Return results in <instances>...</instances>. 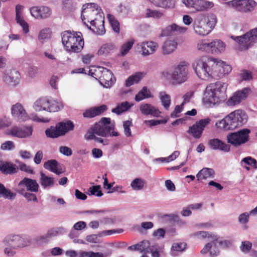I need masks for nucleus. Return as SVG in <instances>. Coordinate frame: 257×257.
Segmentation results:
<instances>
[{"mask_svg": "<svg viewBox=\"0 0 257 257\" xmlns=\"http://www.w3.org/2000/svg\"><path fill=\"white\" fill-rule=\"evenodd\" d=\"M216 63L214 59L204 55L196 59L192 64V67L198 77L202 79H207L212 78L216 75V70L214 69L220 67Z\"/></svg>", "mask_w": 257, "mask_h": 257, "instance_id": "nucleus-1", "label": "nucleus"}, {"mask_svg": "<svg viewBox=\"0 0 257 257\" xmlns=\"http://www.w3.org/2000/svg\"><path fill=\"white\" fill-rule=\"evenodd\" d=\"M248 116L242 109L235 110L216 123V126L224 131L234 130L246 123Z\"/></svg>", "mask_w": 257, "mask_h": 257, "instance_id": "nucleus-2", "label": "nucleus"}, {"mask_svg": "<svg viewBox=\"0 0 257 257\" xmlns=\"http://www.w3.org/2000/svg\"><path fill=\"white\" fill-rule=\"evenodd\" d=\"M62 42L66 51L79 53L84 47V40L81 32L66 31L61 34Z\"/></svg>", "mask_w": 257, "mask_h": 257, "instance_id": "nucleus-3", "label": "nucleus"}, {"mask_svg": "<svg viewBox=\"0 0 257 257\" xmlns=\"http://www.w3.org/2000/svg\"><path fill=\"white\" fill-rule=\"evenodd\" d=\"M225 98V88L224 83L217 81L208 84L205 89L204 99L207 103L216 104Z\"/></svg>", "mask_w": 257, "mask_h": 257, "instance_id": "nucleus-4", "label": "nucleus"}, {"mask_svg": "<svg viewBox=\"0 0 257 257\" xmlns=\"http://www.w3.org/2000/svg\"><path fill=\"white\" fill-rule=\"evenodd\" d=\"M114 125L111 123L110 118L102 117L92 126V130L98 136L102 137H117L119 134L114 131Z\"/></svg>", "mask_w": 257, "mask_h": 257, "instance_id": "nucleus-5", "label": "nucleus"}, {"mask_svg": "<svg viewBox=\"0 0 257 257\" xmlns=\"http://www.w3.org/2000/svg\"><path fill=\"white\" fill-rule=\"evenodd\" d=\"M5 246V253L9 256H13L16 252L14 250L18 247H24L30 244V240L25 239L18 235L7 236L3 241Z\"/></svg>", "mask_w": 257, "mask_h": 257, "instance_id": "nucleus-6", "label": "nucleus"}, {"mask_svg": "<svg viewBox=\"0 0 257 257\" xmlns=\"http://www.w3.org/2000/svg\"><path fill=\"white\" fill-rule=\"evenodd\" d=\"M250 130L243 128L237 132L230 133L226 136L227 142L234 147L245 144L249 139Z\"/></svg>", "mask_w": 257, "mask_h": 257, "instance_id": "nucleus-7", "label": "nucleus"}, {"mask_svg": "<svg viewBox=\"0 0 257 257\" xmlns=\"http://www.w3.org/2000/svg\"><path fill=\"white\" fill-rule=\"evenodd\" d=\"M214 25V21H209L208 18L204 16L196 19L193 24L195 33L201 36L208 35L212 31Z\"/></svg>", "mask_w": 257, "mask_h": 257, "instance_id": "nucleus-8", "label": "nucleus"}, {"mask_svg": "<svg viewBox=\"0 0 257 257\" xmlns=\"http://www.w3.org/2000/svg\"><path fill=\"white\" fill-rule=\"evenodd\" d=\"M226 4L229 8L241 13L251 12L256 6L254 0H232Z\"/></svg>", "mask_w": 257, "mask_h": 257, "instance_id": "nucleus-9", "label": "nucleus"}, {"mask_svg": "<svg viewBox=\"0 0 257 257\" xmlns=\"http://www.w3.org/2000/svg\"><path fill=\"white\" fill-rule=\"evenodd\" d=\"M102 12L100 8L96 4L90 3L87 5L86 8L83 9L81 13V19L85 24H91L98 14Z\"/></svg>", "mask_w": 257, "mask_h": 257, "instance_id": "nucleus-10", "label": "nucleus"}, {"mask_svg": "<svg viewBox=\"0 0 257 257\" xmlns=\"http://www.w3.org/2000/svg\"><path fill=\"white\" fill-rule=\"evenodd\" d=\"M235 40L241 45V49H247L252 43L257 41V28L251 30L243 36L236 37Z\"/></svg>", "mask_w": 257, "mask_h": 257, "instance_id": "nucleus-11", "label": "nucleus"}, {"mask_svg": "<svg viewBox=\"0 0 257 257\" xmlns=\"http://www.w3.org/2000/svg\"><path fill=\"white\" fill-rule=\"evenodd\" d=\"M209 118L201 119L189 127L187 132L194 138L199 139L202 136L205 127L210 122Z\"/></svg>", "mask_w": 257, "mask_h": 257, "instance_id": "nucleus-12", "label": "nucleus"}, {"mask_svg": "<svg viewBox=\"0 0 257 257\" xmlns=\"http://www.w3.org/2000/svg\"><path fill=\"white\" fill-rule=\"evenodd\" d=\"M188 69L185 65L180 64L176 67L172 74V78L175 83L180 84L187 80Z\"/></svg>", "mask_w": 257, "mask_h": 257, "instance_id": "nucleus-13", "label": "nucleus"}, {"mask_svg": "<svg viewBox=\"0 0 257 257\" xmlns=\"http://www.w3.org/2000/svg\"><path fill=\"white\" fill-rule=\"evenodd\" d=\"M98 69L101 72V75L99 76L100 83L106 88L111 87L115 81V78L112 72L103 67H99Z\"/></svg>", "mask_w": 257, "mask_h": 257, "instance_id": "nucleus-14", "label": "nucleus"}, {"mask_svg": "<svg viewBox=\"0 0 257 257\" xmlns=\"http://www.w3.org/2000/svg\"><path fill=\"white\" fill-rule=\"evenodd\" d=\"M249 89L244 88L241 90L234 92L232 96L230 97L226 101L228 106H234L239 104L241 101L245 99L248 95Z\"/></svg>", "mask_w": 257, "mask_h": 257, "instance_id": "nucleus-15", "label": "nucleus"}, {"mask_svg": "<svg viewBox=\"0 0 257 257\" xmlns=\"http://www.w3.org/2000/svg\"><path fill=\"white\" fill-rule=\"evenodd\" d=\"M33 128L31 126H13L8 133L13 137L19 138H25L32 135Z\"/></svg>", "mask_w": 257, "mask_h": 257, "instance_id": "nucleus-16", "label": "nucleus"}, {"mask_svg": "<svg viewBox=\"0 0 257 257\" xmlns=\"http://www.w3.org/2000/svg\"><path fill=\"white\" fill-rule=\"evenodd\" d=\"M31 15L36 19H46L51 15V10L46 6H36L30 9Z\"/></svg>", "mask_w": 257, "mask_h": 257, "instance_id": "nucleus-17", "label": "nucleus"}, {"mask_svg": "<svg viewBox=\"0 0 257 257\" xmlns=\"http://www.w3.org/2000/svg\"><path fill=\"white\" fill-rule=\"evenodd\" d=\"M11 112L12 116L20 121H26L29 118L25 109L20 103H17L12 106Z\"/></svg>", "mask_w": 257, "mask_h": 257, "instance_id": "nucleus-18", "label": "nucleus"}, {"mask_svg": "<svg viewBox=\"0 0 257 257\" xmlns=\"http://www.w3.org/2000/svg\"><path fill=\"white\" fill-rule=\"evenodd\" d=\"M20 77L19 72L15 69H13L4 73L3 79L4 81L8 85L15 86L18 83Z\"/></svg>", "mask_w": 257, "mask_h": 257, "instance_id": "nucleus-19", "label": "nucleus"}, {"mask_svg": "<svg viewBox=\"0 0 257 257\" xmlns=\"http://www.w3.org/2000/svg\"><path fill=\"white\" fill-rule=\"evenodd\" d=\"M90 25L92 27V28L89 27L90 30L98 34H102L105 30L103 13L101 12L98 14Z\"/></svg>", "mask_w": 257, "mask_h": 257, "instance_id": "nucleus-20", "label": "nucleus"}, {"mask_svg": "<svg viewBox=\"0 0 257 257\" xmlns=\"http://www.w3.org/2000/svg\"><path fill=\"white\" fill-rule=\"evenodd\" d=\"M208 146L210 149L219 150L224 152H228L230 150V146L218 139H210L208 141Z\"/></svg>", "mask_w": 257, "mask_h": 257, "instance_id": "nucleus-21", "label": "nucleus"}, {"mask_svg": "<svg viewBox=\"0 0 257 257\" xmlns=\"http://www.w3.org/2000/svg\"><path fill=\"white\" fill-rule=\"evenodd\" d=\"M140 110L142 113L144 115H151L154 117L159 116L161 113L160 111L157 108L148 103L141 104Z\"/></svg>", "mask_w": 257, "mask_h": 257, "instance_id": "nucleus-22", "label": "nucleus"}, {"mask_svg": "<svg viewBox=\"0 0 257 257\" xmlns=\"http://www.w3.org/2000/svg\"><path fill=\"white\" fill-rule=\"evenodd\" d=\"M141 47L142 54L147 56L153 54L158 47L157 43L153 41L144 42L140 44Z\"/></svg>", "mask_w": 257, "mask_h": 257, "instance_id": "nucleus-23", "label": "nucleus"}, {"mask_svg": "<svg viewBox=\"0 0 257 257\" xmlns=\"http://www.w3.org/2000/svg\"><path fill=\"white\" fill-rule=\"evenodd\" d=\"M18 185L19 187L25 186L28 191L32 192H37L39 187L36 180L28 178H24L19 182Z\"/></svg>", "mask_w": 257, "mask_h": 257, "instance_id": "nucleus-24", "label": "nucleus"}, {"mask_svg": "<svg viewBox=\"0 0 257 257\" xmlns=\"http://www.w3.org/2000/svg\"><path fill=\"white\" fill-rule=\"evenodd\" d=\"M107 108V107L105 105L92 107L84 112L83 115L84 117L92 118L101 114L106 111Z\"/></svg>", "mask_w": 257, "mask_h": 257, "instance_id": "nucleus-25", "label": "nucleus"}, {"mask_svg": "<svg viewBox=\"0 0 257 257\" xmlns=\"http://www.w3.org/2000/svg\"><path fill=\"white\" fill-rule=\"evenodd\" d=\"M187 30V28L180 27L175 24L167 27L163 31L164 35L169 36L173 35H177L182 33H184Z\"/></svg>", "mask_w": 257, "mask_h": 257, "instance_id": "nucleus-26", "label": "nucleus"}, {"mask_svg": "<svg viewBox=\"0 0 257 257\" xmlns=\"http://www.w3.org/2000/svg\"><path fill=\"white\" fill-rule=\"evenodd\" d=\"M19 168L10 162L0 163V171L4 174H14L18 172Z\"/></svg>", "mask_w": 257, "mask_h": 257, "instance_id": "nucleus-27", "label": "nucleus"}, {"mask_svg": "<svg viewBox=\"0 0 257 257\" xmlns=\"http://www.w3.org/2000/svg\"><path fill=\"white\" fill-rule=\"evenodd\" d=\"M59 163L56 160H50L46 162L44 164V167L50 171L53 172L57 175H60L63 173L62 169L58 168Z\"/></svg>", "mask_w": 257, "mask_h": 257, "instance_id": "nucleus-28", "label": "nucleus"}, {"mask_svg": "<svg viewBox=\"0 0 257 257\" xmlns=\"http://www.w3.org/2000/svg\"><path fill=\"white\" fill-rule=\"evenodd\" d=\"M193 8L197 11L207 10L214 6V4L211 2L204 0H194Z\"/></svg>", "mask_w": 257, "mask_h": 257, "instance_id": "nucleus-29", "label": "nucleus"}, {"mask_svg": "<svg viewBox=\"0 0 257 257\" xmlns=\"http://www.w3.org/2000/svg\"><path fill=\"white\" fill-rule=\"evenodd\" d=\"M225 49V44L220 40H214L211 42L210 52L212 53H221Z\"/></svg>", "mask_w": 257, "mask_h": 257, "instance_id": "nucleus-30", "label": "nucleus"}, {"mask_svg": "<svg viewBox=\"0 0 257 257\" xmlns=\"http://www.w3.org/2000/svg\"><path fill=\"white\" fill-rule=\"evenodd\" d=\"M214 175V171L212 169L204 168L197 173L196 177L198 181H201L208 178H213Z\"/></svg>", "mask_w": 257, "mask_h": 257, "instance_id": "nucleus-31", "label": "nucleus"}, {"mask_svg": "<svg viewBox=\"0 0 257 257\" xmlns=\"http://www.w3.org/2000/svg\"><path fill=\"white\" fill-rule=\"evenodd\" d=\"M177 43L174 40L166 41L163 46L162 51L164 54H169L173 52L177 48Z\"/></svg>", "mask_w": 257, "mask_h": 257, "instance_id": "nucleus-32", "label": "nucleus"}, {"mask_svg": "<svg viewBox=\"0 0 257 257\" xmlns=\"http://www.w3.org/2000/svg\"><path fill=\"white\" fill-rule=\"evenodd\" d=\"M116 50V47L112 43L104 44L101 46L97 54L99 55H107L109 53L113 52Z\"/></svg>", "mask_w": 257, "mask_h": 257, "instance_id": "nucleus-33", "label": "nucleus"}, {"mask_svg": "<svg viewBox=\"0 0 257 257\" xmlns=\"http://www.w3.org/2000/svg\"><path fill=\"white\" fill-rule=\"evenodd\" d=\"M62 136L65 135L67 132L73 130L74 125L72 121L71 120H67L65 122L62 121L57 123Z\"/></svg>", "mask_w": 257, "mask_h": 257, "instance_id": "nucleus-34", "label": "nucleus"}, {"mask_svg": "<svg viewBox=\"0 0 257 257\" xmlns=\"http://www.w3.org/2000/svg\"><path fill=\"white\" fill-rule=\"evenodd\" d=\"M49 100L47 98H41L34 103V107L36 111L47 110Z\"/></svg>", "mask_w": 257, "mask_h": 257, "instance_id": "nucleus-35", "label": "nucleus"}, {"mask_svg": "<svg viewBox=\"0 0 257 257\" xmlns=\"http://www.w3.org/2000/svg\"><path fill=\"white\" fill-rule=\"evenodd\" d=\"M45 134L48 138H57L62 136L59 128L56 124L55 126H51L45 131Z\"/></svg>", "mask_w": 257, "mask_h": 257, "instance_id": "nucleus-36", "label": "nucleus"}, {"mask_svg": "<svg viewBox=\"0 0 257 257\" xmlns=\"http://www.w3.org/2000/svg\"><path fill=\"white\" fill-rule=\"evenodd\" d=\"M151 93L148 89L146 86L143 87L142 90L140 91L135 96V100L137 102L143 100L145 98L151 97Z\"/></svg>", "mask_w": 257, "mask_h": 257, "instance_id": "nucleus-37", "label": "nucleus"}, {"mask_svg": "<svg viewBox=\"0 0 257 257\" xmlns=\"http://www.w3.org/2000/svg\"><path fill=\"white\" fill-rule=\"evenodd\" d=\"M133 106V104L130 105L127 101H125L118 104L116 107L112 109V112L115 113L117 114L127 110Z\"/></svg>", "mask_w": 257, "mask_h": 257, "instance_id": "nucleus-38", "label": "nucleus"}, {"mask_svg": "<svg viewBox=\"0 0 257 257\" xmlns=\"http://www.w3.org/2000/svg\"><path fill=\"white\" fill-rule=\"evenodd\" d=\"M40 183L42 187L47 188L49 186H53L54 181L52 177L46 176L44 173H41Z\"/></svg>", "mask_w": 257, "mask_h": 257, "instance_id": "nucleus-39", "label": "nucleus"}, {"mask_svg": "<svg viewBox=\"0 0 257 257\" xmlns=\"http://www.w3.org/2000/svg\"><path fill=\"white\" fill-rule=\"evenodd\" d=\"M142 78V73L137 72L135 74L130 76L125 81V85L127 87L131 86L134 83H138Z\"/></svg>", "mask_w": 257, "mask_h": 257, "instance_id": "nucleus-40", "label": "nucleus"}, {"mask_svg": "<svg viewBox=\"0 0 257 257\" xmlns=\"http://www.w3.org/2000/svg\"><path fill=\"white\" fill-rule=\"evenodd\" d=\"M159 97L162 105L165 109H168L171 104L170 96L165 92H161L159 93Z\"/></svg>", "mask_w": 257, "mask_h": 257, "instance_id": "nucleus-41", "label": "nucleus"}, {"mask_svg": "<svg viewBox=\"0 0 257 257\" xmlns=\"http://www.w3.org/2000/svg\"><path fill=\"white\" fill-rule=\"evenodd\" d=\"M16 194L12 192L10 190L6 188L5 186L0 183V197H3L6 199H13Z\"/></svg>", "mask_w": 257, "mask_h": 257, "instance_id": "nucleus-42", "label": "nucleus"}, {"mask_svg": "<svg viewBox=\"0 0 257 257\" xmlns=\"http://www.w3.org/2000/svg\"><path fill=\"white\" fill-rule=\"evenodd\" d=\"M63 108V105L54 100H49V103L47 108L48 111L57 112L61 110Z\"/></svg>", "mask_w": 257, "mask_h": 257, "instance_id": "nucleus-43", "label": "nucleus"}, {"mask_svg": "<svg viewBox=\"0 0 257 257\" xmlns=\"http://www.w3.org/2000/svg\"><path fill=\"white\" fill-rule=\"evenodd\" d=\"M107 17L108 19L110 24L113 29V30L117 33H119V23L115 19V17L111 14H108Z\"/></svg>", "mask_w": 257, "mask_h": 257, "instance_id": "nucleus-44", "label": "nucleus"}, {"mask_svg": "<svg viewBox=\"0 0 257 257\" xmlns=\"http://www.w3.org/2000/svg\"><path fill=\"white\" fill-rule=\"evenodd\" d=\"M145 184L144 180L137 178L132 182L131 186L134 190H141L144 187Z\"/></svg>", "mask_w": 257, "mask_h": 257, "instance_id": "nucleus-45", "label": "nucleus"}, {"mask_svg": "<svg viewBox=\"0 0 257 257\" xmlns=\"http://www.w3.org/2000/svg\"><path fill=\"white\" fill-rule=\"evenodd\" d=\"M134 40L131 39L128 41L127 42L124 43L120 48V54L122 56H124L129 52V51L132 48L134 44Z\"/></svg>", "mask_w": 257, "mask_h": 257, "instance_id": "nucleus-46", "label": "nucleus"}, {"mask_svg": "<svg viewBox=\"0 0 257 257\" xmlns=\"http://www.w3.org/2000/svg\"><path fill=\"white\" fill-rule=\"evenodd\" d=\"M216 63H218L220 65V67L218 69H214V70H216V73H217V71L221 72V73H223L224 74H228L231 71V67L229 65H226L224 62H216ZM216 75H218L217 74H216Z\"/></svg>", "mask_w": 257, "mask_h": 257, "instance_id": "nucleus-47", "label": "nucleus"}, {"mask_svg": "<svg viewBox=\"0 0 257 257\" xmlns=\"http://www.w3.org/2000/svg\"><path fill=\"white\" fill-rule=\"evenodd\" d=\"M163 15V13L159 11L152 10L150 9H148L146 10V18H153L155 19H159L161 17H162Z\"/></svg>", "mask_w": 257, "mask_h": 257, "instance_id": "nucleus-48", "label": "nucleus"}, {"mask_svg": "<svg viewBox=\"0 0 257 257\" xmlns=\"http://www.w3.org/2000/svg\"><path fill=\"white\" fill-rule=\"evenodd\" d=\"M58 233V232L56 230L53 229L50 230L46 235L39 236L37 239V241L40 242H45L47 240V238L56 236Z\"/></svg>", "mask_w": 257, "mask_h": 257, "instance_id": "nucleus-49", "label": "nucleus"}, {"mask_svg": "<svg viewBox=\"0 0 257 257\" xmlns=\"http://www.w3.org/2000/svg\"><path fill=\"white\" fill-rule=\"evenodd\" d=\"M197 47L199 50L209 52H210L211 43H207L204 41H201L198 43Z\"/></svg>", "mask_w": 257, "mask_h": 257, "instance_id": "nucleus-50", "label": "nucleus"}, {"mask_svg": "<svg viewBox=\"0 0 257 257\" xmlns=\"http://www.w3.org/2000/svg\"><path fill=\"white\" fill-rule=\"evenodd\" d=\"M100 188V185L93 186L89 188L88 191L90 192L91 195H95L98 197H100L103 195Z\"/></svg>", "mask_w": 257, "mask_h": 257, "instance_id": "nucleus-51", "label": "nucleus"}, {"mask_svg": "<svg viewBox=\"0 0 257 257\" xmlns=\"http://www.w3.org/2000/svg\"><path fill=\"white\" fill-rule=\"evenodd\" d=\"M132 125V120H126L123 121V126L124 128V133L126 137L132 136V133L130 129V126Z\"/></svg>", "mask_w": 257, "mask_h": 257, "instance_id": "nucleus-52", "label": "nucleus"}, {"mask_svg": "<svg viewBox=\"0 0 257 257\" xmlns=\"http://www.w3.org/2000/svg\"><path fill=\"white\" fill-rule=\"evenodd\" d=\"M252 246V243L249 241H244L241 242L240 249L243 252H248Z\"/></svg>", "mask_w": 257, "mask_h": 257, "instance_id": "nucleus-53", "label": "nucleus"}, {"mask_svg": "<svg viewBox=\"0 0 257 257\" xmlns=\"http://www.w3.org/2000/svg\"><path fill=\"white\" fill-rule=\"evenodd\" d=\"M249 212H244L240 214L238 216V222L241 224H246L249 218Z\"/></svg>", "mask_w": 257, "mask_h": 257, "instance_id": "nucleus-54", "label": "nucleus"}, {"mask_svg": "<svg viewBox=\"0 0 257 257\" xmlns=\"http://www.w3.org/2000/svg\"><path fill=\"white\" fill-rule=\"evenodd\" d=\"M15 148V144L13 142L8 141L1 145V149L3 150H11Z\"/></svg>", "mask_w": 257, "mask_h": 257, "instance_id": "nucleus-55", "label": "nucleus"}, {"mask_svg": "<svg viewBox=\"0 0 257 257\" xmlns=\"http://www.w3.org/2000/svg\"><path fill=\"white\" fill-rule=\"evenodd\" d=\"M186 247V244L184 242L174 243L172 245V249L174 251H182Z\"/></svg>", "mask_w": 257, "mask_h": 257, "instance_id": "nucleus-56", "label": "nucleus"}, {"mask_svg": "<svg viewBox=\"0 0 257 257\" xmlns=\"http://www.w3.org/2000/svg\"><path fill=\"white\" fill-rule=\"evenodd\" d=\"M16 21L17 23L23 28V31L25 34L29 32L28 24L24 20L23 18L17 20Z\"/></svg>", "mask_w": 257, "mask_h": 257, "instance_id": "nucleus-57", "label": "nucleus"}, {"mask_svg": "<svg viewBox=\"0 0 257 257\" xmlns=\"http://www.w3.org/2000/svg\"><path fill=\"white\" fill-rule=\"evenodd\" d=\"M194 235L197 237L199 238H209L212 237V235L208 232L200 231L195 232Z\"/></svg>", "mask_w": 257, "mask_h": 257, "instance_id": "nucleus-58", "label": "nucleus"}, {"mask_svg": "<svg viewBox=\"0 0 257 257\" xmlns=\"http://www.w3.org/2000/svg\"><path fill=\"white\" fill-rule=\"evenodd\" d=\"M60 152L66 156H70L72 154V151L71 148L66 146H61L59 148Z\"/></svg>", "mask_w": 257, "mask_h": 257, "instance_id": "nucleus-59", "label": "nucleus"}, {"mask_svg": "<svg viewBox=\"0 0 257 257\" xmlns=\"http://www.w3.org/2000/svg\"><path fill=\"white\" fill-rule=\"evenodd\" d=\"M242 161L244 162L245 164L250 165L254 168H256V164L257 162L256 160L252 158L251 157H247L246 158H244Z\"/></svg>", "mask_w": 257, "mask_h": 257, "instance_id": "nucleus-60", "label": "nucleus"}, {"mask_svg": "<svg viewBox=\"0 0 257 257\" xmlns=\"http://www.w3.org/2000/svg\"><path fill=\"white\" fill-rule=\"evenodd\" d=\"M22 171L26 172L29 174L34 173L33 170L30 166H27L26 164L21 163L18 167Z\"/></svg>", "mask_w": 257, "mask_h": 257, "instance_id": "nucleus-61", "label": "nucleus"}, {"mask_svg": "<svg viewBox=\"0 0 257 257\" xmlns=\"http://www.w3.org/2000/svg\"><path fill=\"white\" fill-rule=\"evenodd\" d=\"M240 76L243 80H250L252 79L251 73L247 70H243L240 74Z\"/></svg>", "mask_w": 257, "mask_h": 257, "instance_id": "nucleus-62", "label": "nucleus"}, {"mask_svg": "<svg viewBox=\"0 0 257 257\" xmlns=\"http://www.w3.org/2000/svg\"><path fill=\"white\" fill-rule=\"evenodd\" d=\"M49 36V29H43L41 30L39 35V40H44L47 38Z\"/></svg>", "mask_w": 257, "mask_h": 257, "instance_id": "nucleus-63", "label": "nucleus"}, {"mask_svg": "<svg viewBox=\"0 0 257 257\" xmlns=\"http://www.w3.org/2000/svg\"><path fill=\"white\" fill-rule=\"evenodd\" d=\"M43 152L41 151H38L36 154H35V157H34V162L36 164H39L41 162V160L43 159Z\"/></svg>", "mask_w": 257, "mask_h": 257, "instance_id": "nucleus-64", "label": "nucleus"}]
</instances>
